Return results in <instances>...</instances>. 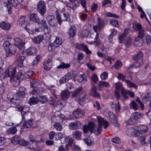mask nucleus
Segmentation results:
<instances>
[{"label":"nucleus","mask_w":151,"mask_h":151,"mask_svg":"<svg viewBox=\"0 0 151 151\" xmlns=\"http://www.w3.org/2000/svg\"><path fill=\"white\" fill-rule=\"evenodd\" d=\"M143 56V53L141 51H140L134 55L132 59L134 61V63L132 65V67L135 68H137L142 66L144 64Z\"/></svg>","instance_id":"f257e3e1"},{"label":"nucleus","mask_w":151,"mask_h":151,"mask_svg":"<svg viewBox=\"0 0 151 151\" xmlns=\"http://www.w3.org/2000/svg\"><path fill=\"white\" fill-rule=\"evenodd\" d=\"M3 46L6 50V57L11 56L16 52L15 46L9 42H5L3 44Z\"/></svg>","instance_id":"f03ea898"},{"label":"nucleus","mask_w":151,"mask_h":151,"mask_svg":"<svg viewBox=\"0 0 151 151\" xmlns=\"http://www.w3.org/2000/svg\"><path fill=\"white\" fill-rule=\"evenodd\" d=\"M97 119L99 125L98 127H96L94 124V127H96V130H94L93 132H96L97 131L98 134H99L100 133L102 130V125L104 126V129H106L109 127V123L108 122L100 117H97Z\"/></svg>","instance_id":"7ed1b4c3"},{"label":"nucleus","mask_w":151,"mask_h":151,"mask_svg":"<svg viewBox=\"0 0 151 151\" xmlns=\"http://www.w3.org/2000/svg\"><path fill=\"white\" fill-rule=\"evenodd\" d=\"M128 29H126L124 33L119 37V42L124 43L127 47H129L132 45V39L129 37H126V35L128 33Z\"/></svg>","instance_id":"20e7f679"},{"label":"nucleus","mask_w":151,"mask_h":151,"mask_svg":"<svg viewBox=\"0 0 151 151\" xmlns=\"http://www.w3.org/2000/svg\"><path fill=\"white\" fill-rule=\"evenodd\" d=\"M23 0H7L4 3V6L6 7L9 13H11V10L12 6H17L18 4L22 2Z\"/></svg>","instance_id":"39448f33"},{"label":"nucleus","mask_w":151,"mask_h":151,"mask_svg":"<svg viewBox=\"0 0 151 151\" xmlns=\"http://www.w3.org/2000/svg\"><path fill=\"white\" fill-rule=\"evenodd\" d=\"M33 74L34 72L32 71L26 73L24 70H21L18 73L16 76L17 79L22 80L26 78H29Z\"/></svg>","instance_id":"423d86ee"},{"label":"nucleus","mask_w":151,"mask_h":151,"mask_svg":"<svg viewBox=\"0 0 151 151\" xmlns=\"http://www.w3.org/2000/svg\"><path fill=\"white\" fill-rule=\"evenodd\" d=\"M142 114L138 112H135L133 113L131 116V117L126 122L128 124L132 125L136 122L137 120L141 117Z\"/></svg>","instance_id":"0eeeda50"},{"label":"nucleus","mask_w":151,"mask_h":151,"mask_svg":"<svg viewBox=\"0 0 151 151\" xmlns=\"http://www.w3.org/2000/svg\"><path fill=\"white\" fill-rule=\"evenodd\" d=\"M97 24L93 26L94 31L97 33L98 31H101L104 27V20L103 19L98 17L96 20Z\"/></svg>","instance_id":"6e6552de"},{"label":"nucleus","mask_w":151,"mask_h":151,"mask_svg":"<svg viewBox=\"0 0 151 151\" xmlns=\"http://www.w3.org/2000/svg\"><path fill=\"white\" fill-rule=\"evenodd\" d=\"M37 10L42 16L45 14L46 12V4L44 1H40L38 2L37 4Z\"/></svg>","instance_id":"1a4fd4ad"},{"label":"nucleus","mask_w":151,"mask_h":151,"mask_svg":"<svg viewBox=\"0 0 151 151\" xmlns=\"http://www.w3.org/2000/svg\"><path fill=\"white\" fill-rule=\"evenodd\" d=\"M14 45L21 50H23L24 48L25 44L22 40L19 37H16L14 39Z\"/></svg>","instance_id":"9d476101"},{"label":"nucleus","mask_w":151,"mask_h":151,"mask_svg":"<svg viewBox=\"0 0 151 151\" xmlns=\"http://www.w3.org/2000/svg\"><path fill=\"white\" fill-rule=\"evenodd\" d=\"M16 71V69L15 68L10 67L5 71L4 74L6 77H10L12 79L15 76Z\"/></svg>","instance_id":"9b49d317"},{"label":"nucleus","mask_w":151,"mask_h":151,"mask_svg":"<svg viewBox=\"0 0 151 151\" xmlns=\"http://www.w3.org/2000/svg\"><path fill=\"white\" fill-rule=\"evenodd\" d=\"M11 94V93H9L8 95V99L11 101L12 102L15 104H18V100L19 99V97L21 96L20 95V93L19 92H17L16 93L14 94L13 97H9Z\"/></svg>","instance_id":"f8f14e48"},{"label":"nucleus","mask_w":151,"mask_h":151,"mask_svg":"<svg viewBox=\"0 0 151 151\" xmlns=\"http://www.w3.org/2000/svg\"><path fill=\"white\" fill-rule=\"evenodd\" d=\"M95 128L94 123L91 122L89 123L88 125H85L83 126V131L85 133H87L89 130H90L91 132H93L94 130H96Z\"/></svg>","instance_id":"ddd939ff"},{"label":"nucleus","mask_w":151,"mask_h":151,"mask_svg":"<svg viewBox=\"0 0 151 151\" xmlns=\"http://www.w3.org/2000/svg\"><path fill=\"white\" fill-rule=\"evenodd\" d=\"M85 112L83 110L78 109L73 112V115L74 118L77 119L78 118L82 117L84 116Z\"/></svg>","instance_id":"4468645a"},{"label":"nucleus","mask_w":151,"mask_h":151,"mask_svg":"<svg viewBox=\"0 0 151 151\" xmlns=\"http://www.w3.org/2000/svg\"><path fill=\"white\" fill-rule=\"evenodd\" d=\"M77 48L84 51L87 54H90L91 52L88 48L87 46L84 44L78 43L76 45Z\"/></svg>","instance_id":"2eb2a0df"},{"label":"nucleus","mask_w":151,"mask_h":151,"mask_svg":"<svg viewBox=\"0 0 151 151\" xmlns=\"http://www.w3.org/2000/svg\"><path fill=\"white\" fill-rule=\"evenodd\" d=\"M135 129L137 132L143 133H147L149 129L148 127L145 125H141L139 126H137L135 127Z\"/></svg>","instance_id":"dca6fc26"},{"label":"nucleus","mask_w":151,"mask_h":151,"mask_svg":"<svg viewBox=\"0 0 151 151\" xmlns=\"http://www.w3.org/2000/svg\"><path fill=\"white\" fill-rule=\"evenodd\" d=\"M109 118L110 119V121L113 125L116 127L119 126V124L117 123V119L116 117L113 113L109 112L108 113Z\"/></svg>","instance_id":"f3484780"},{"label":"nucleus","mask_w":151,"mask_h":151,"mask_svg":"<svg viewBox=\"0 0 151 151\" xmlns=\"http://www.w3.org/2000/svg\"><path fill=\"white\" fill-rule=\"evenodd\" d=\"M48 24L49 25L52 27H55L57 25V23L55 18L53 16H49L47 18Z\"/></svg>","instance_id":"a211bd4d"},{"label":"nucleus","mask_w":151,"mask_h":151,"mask_svg":"<svg viewBox=\"0 0 151 151\" xmlns=\"http://www.w3.org/2000/svg\"><path fill=\"white\" fill-rule=\"evenodd\" d=\"M121 93L124 97L126 99L128 98V97L127 95H129L131 97H134V95L133 92L129 90H126L122 88L121 89Z\"/></svg>","instance_id":"6ab92c4d"},{"label":"nucleus","mask_w":151,"mask_h":151,"mask_svg":"<svg viewBox=\"0 0 151 151\" xmlns=\"http://www.w3.org/2000/svg\"><path fill=\"white\" fill-rule=\"evenodd\" d=\"M72 78V75L70 73H68L64 76L62 77L60 80L61 83H64L67 82Z\"/></svg>","instance_id":"aec40b11"},{"label":"nucleus","mask_w":151,"mask_h":151,"mask_svg":"<svg viewBox=\"0 0 151 151\" xmlns=\"http://www.w3.org/2000/svg\"><path fill=\"white\" fill-rule=\"evenodd\" d=\"M30 19L31 21L37 23L38 24H40L41 22L37 14H32L30 16Z\"/></svg>","instance_id":"412c9836"},{"label":"nucleus","mask_w":151,"mask_h":151,"mask_svg":"<svg viewBox=\"0 0 151 151\" xmlns=\"http://www.w3.org/2000/svg\"><path fill=\"white\" fill-rule=\"evenodd\" d=\"M76 28L74 25H71L69 28L68 32V34L70 36V38L74 37L76 33Z\"/></svg>","instance_id":"4be33fe9"},{"label":"nucleus","mask_w":151,"mask_h":151,"mask_svg":"<svg viewBox=\"0 0 151 151\" xmlns=\"http://www.w3.org/2000/svg\"><path fill=\"white\" fill-rule=\"evenodd\" d=\"M122 85V83L119 82H118L116 84L114 96L116 97L117 100H118L120 98V96L119 94V90L121 88Z\"/></svg>","instance_id":"5701e85b"},{"label":"nucleus","mask_w":151,"mask_h":151,"mask_svg":"<svg viewBox=\"0 0 151 151\" xmlns=\"http://www.w3.org/2000/svg\"><path fill=\"white\" fill-rule=\"evenodd\" d=\"M10 24L8 23L3 21L0 22V27L5 30H9L10 29Z\"/></svg>","instance_id":"b1692460"},{"label":"nucleus","mask_w":151,"mask_h":151,"mask_svg":"<svg viewBox=\"0 0 151 151\" xmlns=\"http://www.w3.org/2000/svg\"><path fill=\"white\" fill-rule=\"evenodd\" d=\"M37 50L34 47H31L27 49L26 51V53L29 55H33L36 53Z\"/></svg>","instance_id":"393cba45"},{"label":"nucleus","mask_w":151,"mask_h":151,"mask_svg":"<svg viewBox=\"0 0 151 151\" xmlns=\"http://www.w3.org/2000/svg\"><path fill=\"white\" fill-rule=\"evenodd\" d=\"M110 104L112 109L114 110L116 112L118 113L119 111L120 107L118 102L117 104H114L113 102H111Z\"/></svg>","instance_id":"a878e982"},{"label":"nucleus","mask_w":151,"mask_h":151,"mask_svg":"<svg viewBox=\"0 0 151 151\" xmlns=\"http://www.w3.org/2000/svg\"><path fill=\"white\" fill-rule=\"evenodd\" d=\"M70 92L68 90L63 91L61 93V99L63 100L67 99L69 97Z\"/></svg>","instance_id":"bb28decb"},{"label":"nucleus","mask_w":151,"mask_h":151,"mask_svg":"<svg viewBox=\"0 0 151 151\" xmlns=\"http://www.w3.org/2000/svg\"><path fill=\"white\" fill-rule=\"evenodd\" d=\"M97 89L96 87L92 88L91 90L90 94L91 96L94 97L99 98L100 96L99 93L96 92Z\"/></svg>","instance_id":"cd10ccee"},{"label":"nucleus","mask_w":151,"mask_h":151,"mask_svg":"<svg viewBox=\"0 0 151 151\" xmlns=\"http://www.w3.org/2000/svg\"><path fill=\"white\" fill-rule=\"evenodd\" d=\"M44 38L42 35H39L37 36L36 37H34L32 40L33 42L37 44H39L43 40Z\"/></svg>","instance_id":"c85d7f7f"},{"label":"nucleus","mask_w":151,"mask_h":151,"mask_svg":"<svg viewBox=\"0 0 151 151\" xmlns=\"http://www.w3.org/2000/svg\"><path fill=\"white\" fill-rule=\"evenodd\" d=\"M24 29L28 32H29V31L34 32L35 30V27L33 24H27L25 26Z\"/></svg>","instance_id":"c756f323"},{"label":"nucleus","mask_w":151,"mask_h":151,"mask_svg":"<svg viewBox=\"0 0 151 151\" xmlns=\"http://www.w3.org/2000/svg\"><path fill=\"white\" fill-rule=\"evenodd\" d=\"M98 86L99 88V90H100L104 86L106 87H109L110 85L109 83L107 82L103 81H100L98 84Z\"/></svg>","instance_id":"7c9ffc66"},{"label":"nucleus","mask_w":151,"mask_h":151,"mask_svg":"<svg viewBox=\"0 0 151 151\" xmlns=\"http://www.w3.org/2000/svg\"><path fill=\"white\" fill-rule=\"evenodd\" d=\"M70 66V64L62 62L60 65L57 66V69H67L69 68Z\"/></svg>","instance_id":"2f4dec72"},{"label":"nucleus","mask_w":151,"mask_h":151,"mask_svg":"<svg viewBox=\"0 0 151 151\" xmlns=\"http://www.w3.org/2000/svg\"><path fill=\"white\" fill-rule=\"evenodd\" d=\"M62 42V41L61 38L60 37H57L53 43V46L55 47H58L61 45Z\"/></svg>","instance_id":"473e14b6"},{"label":"nucleus","mask_w":151,"mask_h":151,"mask_svg":"<svg viewBox=\"0 0 151 151\" xmlns=\"http://www.w3.org/2000/svg\"><path fill=\"white\" fill-rule=\"evenodd\" d=\"M126 133L127 135L129 136H134L136 133L135 129L132 128H129L127 130Z\"/></svg>","instance_id":"72a5a7b5"},{"label":"nucleus","mask_w":151,"mask_h":151,"mask_svg":"<svg viewBox=\"0 0 151 151\" xmlns=\"http://www.w3.org/2000/svg\"><path fill=\"white\" fill-rule=\"evenodd\" d=\"M32 124V121L31 119L25 121L23 124V127L27 128H30Z\"/></svg>","instance_id":"f704fd0d"},{"label":"nucleus","mask_w":151,"mask_h":151,"mask_svg":"<svg viewBox=\"0 0 151 151\" xmlns=\"http://www.w3.org/2000/svg\"><path fill=\"white\" fill-rule=\"evenodd\" d=\"M125 82L127 87L129 88H133L135 89L137 88V86L130 81L126 80Z\"/></svg>","instance_id":"c9c22d12"},{"label":"nucleus","mask_w":151,"mask_h":151,"mask_svg":"<svg viewBox=\"0 0 151 151\" xmlns=\"http://www.w3.org/2000/svg\"><path fill=\"white\" fill-rule=\"evenodd\" d=\"M125 82L127 87L129 88H133L135 89L137 88V86L130 81L126 80Z\"/></svg>","instance_id":"e433bc0d"},{"label":"nucleus","mask_w":151,"mask_h":151,"mask_svg":"<svg viewBox=\"0 0 151 151\" xmlns=\"http://www.w3.org/2000/svg\"><path fill=\"white\" fill-rule=\"evenodd\" d=\"M52 58H51L49 59H48L46 60L43 63V65H44V69L47 70H50V68L48 67L47 65L48 64L52 62Z\"/></svg>","instance_id":"4c0bfd02"},{"label":"nucleus","mask_w":151,"mask_h":151,"mask_svg":"<svg viewBox=\"0 0 151 151\" xmlns=\"http://www.w3.org/2000/svg\"><path fill=\"white\" fill-rule=\"evenodd\" d=\"M54 116L56 117V119L60 122L62 121L64 118V116L58 112L55 113Z\"/></svg>","instance_id":"58836bf2"},{"label":"nucleus","mask_w":151,"mask_h":151,"mask_svg":"<svg viewBox=\"0 0 151 151\" xmlns=\"http://www.w3.org/2000/svg\"><path fill=\"white\" fill-rule=\"evenodd\" d=\"M17 92H19L20 93V95L22 97H23L25 96L27 93V90L24 87H21L19 88V91H17Z\"/></svg>","instance_id":"ea45409f"},{"label":"nucleus","mask_w":151,"mask_h":151,"mask_svg":"<svg viewBox=\"0 0 151 151\" xmlns=\"http://www.w3.org/2000/svg\"><path fill=\"white\" fill-rule=\"evenodd\" d=\"M86 76L84 74L80 75L78 78V81L80 83H84L86 82Z\"/></svg>","instance_id":"a19ab883"},{"label":"nucleus","mask_w":151,"mask_h":151,"mask_svg":"<svg viewBox=\"0 0 151 151\" xmlns=\"http://www.w3.org/2000/svg\"><path fill=\"white\" fill-rule=\"evenodd\" d=\"M150 99V95L147 92L142 99V102L144 103H146L149 101Z\"/></svg>","instance_id":"79ce46f5"},{"label":"nucleus","mask_w":151,"mask_h":151,"mask_svg":"<svg viewBox=\"0 0 151 151\" xmlns=\"http://www.w3.org/2000/svg\"><path fill=\"white\" fill-rule=\"evenodd\" d=\"M39 101V99L37 98L32 97L29 101V103L31 105L36 104Z\"/></svg>","instance_id":"37998d69"},{"label":"nucleus","mask_w":151,"mask_h":151,"mask_svg":"<svg viewBox=\"0 0 151 151\" xmlns=\"http://www.w3.org/2000/svg\"><path fill=\"white\" fill-rule=\"evenodd\" d=\"M19 111L21 112L22 120H24L25 119V116L27 114V112L23 111V108L21 106H19L18 108Z\"/></svg>","instance_id":"c03bdc74"},{"label":"nucleus","mask_w":151,"mask_h":151,"mask_svg":"<svg viewBox=\"0 0 151 151\" xmlns=\"http://www.w3.org/2000/svg\"><path fill=\"white\" fill-rule=\"evenodd\" d=\"M88 98V96L87 95H84L81 98L79 99L78 102L79 104L81 105H83L85 103L86 100Z\"/></svg>","instance_id":"a18cd8bd"},{"label":"nucleus","mask_w":151,"mask_h":151,"mask_svg":"<svg viewBox=\"0 0 151 151\" xmlns=\"http://www.w3.org/2000/svg\"><path fill=\"white\" fill-rule=\"evenodd\" d=\"M20 140V137L19 136L16 135L12 138L11 141L14 144L19 143Z\"/></svg>","instance_id":"49530a36"},{"label":"nucleus","mask_w":151,"mask_h":151,"mask_svg":"<svg viewBox=\"0 0 151 151\" xmlns=\"http://www.w3.org/2000/svg\"><path fill=\"white\" fill-rule=\"evenodd\" d=\"M17 131V130L16 127H13L7 130V132L9 134H15Z\"/></svg>","instance_id":"de8ad7c7"},{"label":"nucleus","mask_w":151,"mask_h":151,"mask_svg":"<svg viewBox=\"0 0 151 151\" xmlns=\"http://www.w3.org/2000/svg\"><path fill=\"white\" fill-rule=\"evenodd\" d=\"M139 38H140L139 37H138V36L135 38L134 44L135 45L137 44V46L141 47L143 45V42H140Z\"/></svg>","instance_id":"09e8293b"},{"label":"nucleus","mask_w":151,"mask_h":151,"mask_svg":"<svg viewBox=\"0 0 151 151\" xmlns=\"http://www.w3.org/2000/svg\"><path fill=\"white\" fill-rule=\"evenodd\" d=\"M65 136L64 133L58 132L55 135V139L57 140H60Z\"/></svg>","instance_id":"8fccbe9b"},{"label":"nucleus","mask_w":151,"mask_h":151,"mask_svg":"<svg viewBox=\"0 0 151 151\" xmlns=\"http://www.w3.org/2000/svg\"><path fill=\"white\" fill-rule=\"evenodd\" d=\"M83 88L82 87L78 88L73 93L72 96L73 97H76L81 92V91L83 90Z\"/></svg>","instance_id":"3c124183"},{"label":"nucleus","mask_w":151,"mask_h":151,"mask_svg":"<svg viewBox=\"0 0 151 151\" xmlns=\"http://www.w3.org/2000/svg\"><path fill=\"white\" fill-rule=\"evenodd\" d=\"M25 59L24 56H21L19 57L18 60V65L21 67L23 64V61Z\"/></svg>","instance_id":"603ef678"},{"label":"nucleus","mask_w":151,"mask_h":151,"mask_svg":"<svg viewBox=\"0 0 151 151\" xmlns=\"http://www.w3.org/2000/svg\"><path fill=\"white\" fill-rule=\"evenodd\" d=\"M41 57L40 55H37L33 61L32 63V65H35L37 64L39 62L41 58Z\"/></svg>","instance_id":"864d4df0"},{"label":"nucleus","mask_w":151,"mask_h":151,"mask_svg":"<svg viewBox=\"0 0 151 151\" xmlns=\"http://www.w3.org/2000/svg\"><path fill=\"white\" fill-rule=\"evenodd\" d=\"M139 139L140 141L141 144L144 145L146 146L147 144V142L146 141L145 136H143L139 137Z\"/></svg>","instance_id":"5fc2aeb1"},{"label":"nucleus","mask_w":151,"mask_h":151,"mask_svg":"<svg viewBox=\"0 0 151 151\" xmlns=\"http://www.w3.org/2000/svg\"><path fill=\"white\" fill-rule=\"evenodd\" d=\"M25 22V17L24 16H21L19 19V25L22 26L24 25Z\"/></svg>","instance_id":"6e6d98bb"},{"label":"nucleus","mask_w":151,"mask_h":151,"mask_svg":"<svg viewBox=\"0 0 151 151\" xmlns=\"http://www.w3.org/2000/svg\"><path fill=\"white\" fill-rule=\"evenodd\" d=\"M54 126L57 131H60L62 129V125L59 123H55L54 124Z\"/></svg>","instance_id":"4d7b16f0"},{"label":"nucleus","mask_w":151,"mask_h":151,"mask_svg":"<svg viewBox=\"0 0 151 151\" xmlns=\"http://www.w3.org/2000/svg\"><path fill=\"white\" fill-rule=\"evenodd\" d=\"M122 63L120 60H117L115 63L114 66L116 69H119L121 67Z\"/></svg>","instance_id":"13d9d810"},{"label":"nucleus","mask_w":151,"mask_h":151,"mask_svg":"<svg viewBox=\"0 0 151 151\" xmlns=\"http://www.w3.org/2000/svg\"><path fill=\"white\" fill-rule=\"evenodd\" d=\"M138 10L140 11L141 13V17L142 18H144V16L145 17V19L147 20V18L146 17V15L145 13V12L143 10L142 8L140 6H138Z\"/></svg>","instance_id":"bf43d9fd"},{"label":"nucleus","mask_w":151,"mask_h":151,"mask_svg":"<svg viewBox=\"0 0 151 151\" xmlns=\"http://www.w3.org/2000/svg\"><path fill=\"white\" fill-rule=\"evenodd\" d=\"M90 37L92 38H93L95 37V41L97 43H100L99 40L98 38L99 37V34L96 33V36L93 35V34H91Z\"/></svg>","instance_id":"052dcab7"},{"label":"nucleus","mask_w":151,"mask_h":151,"mask_svg":"<svg viewBox=\"0 0 151 151\" xmlns=\"http://www.w3.org/2000/svg\"><path fill=\"white\" fill-rule=\"evenodd\" d=\"M130 106L131 108L135 110H136L138 109V104L134 101H132L131 102Z\"/></svg>","instance_id":"680f3d73"},{"label":"nucleus","mask_w":151,"mask_h":151,"mask_svg":"<svg viewBox=\"0 0 151 151\" xmlns=\"http://www.w3.org/2000/svg\"><path fill=\"white\" fill-rule=\"evenodd\" d=\"M75 133L76 138L78 140L81 139L82 133L79 131H75Z\"/></svg>","instance_id":"e2e57ef3"},{"label":"nucleus","mask_w":151,"mask_h":151,"mask_svg":"<svg viewBox=\"0 0 151 151\" xmlns=\"http://www.w3.org/2000/svg\"><path fill=\"white\" fill-rule=\"evenodd\" d=\"M63 16L65 18L64 21H69L70 20V15L67 12H65L63 13Z\"/></svg>","instance_id":"0e129e2a"},{"label":"nucleus","mask_w":151,"mask_h":151,"mask_svg":"<svg viewBox=\"0 0 151 151\" xmlns=\"http://www.w3.org/2000/svg\"><path fill=\"white\" fill-rule=\"evenodd\" d=\"M145 34L144 30H141L139 31L138 33V37H139L140 39H142L144 37Z\"/></svg>","instance_id":"69168bd1"},{"label":"nucleus","mask_w":151,"mask_h":151,"mask_svg":"<svg viewBox=\"0 0 151 151\" xmlns=\"http://www.w3.org/2000/svg\"><path fill=\"white\" fill-rule=\"evenodd\" d=\"M108 73L107 72H104L100 75L101 79L102 80H106L108 77Z\"/></svg>","instance_id":"338daca9"},{"label":"nucleus","mask_w":151,"mask_h":151,"mask_svg":"<svg viewBox=\"0 0 151 151\" xmlns=\"http://www.w3.org/2000/svg\"><path fill=\"white\" fill-rule=\"evenodd\" d=\"M83 140L85 142L88 146H90L93 144V142L90 139L89 137L86 139H84Z\"/></svg>","instance_id":"774afa93"}]
</instances>
